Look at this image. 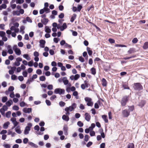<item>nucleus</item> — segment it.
Here are the masks:
<instances>
[{
  "instance_id": "nucleus-1",
  "label": "nucleus",
  "mask_w": 148,
  "mask_h": 148,
  "mask_svg": "<svg viewBox=\"0 0 148 148\" xmlns=\"http://www.w3.org/2000/svg\"><path fill=\"white\" fill-rule=\"evenodd\" d=\"M77 107V105L75 103H73L71 106H69V107H67L65 109V111L67 112V113L68 112L69 114V111H72Z\"/></svg>"
},
{
  "instance_id": "nucleus-2",
  "label": "nucleus",
  "mask_w": 148,
  "mask_h": 148,
  "mask_svg": "<svg viewBox=\"0 0 148 148\" xmlns=\"http://www.w3.org/2000/svg\"><path fill=\"white\" fill-rule=\"evenodd\" d=\"M133 87L136 90L140 91L143 89V87L140 83H134Z\"/></svg>"
},
{
  "instance_id": "nucleus-3",
  "label": "nucleus",
  "mask_w": 148,
  "mask_h": 148,
  "mask_svg": "<svg viewBox=\"0 0 148 148\" xmlns=\"http://www.w3.org/2000/svg\"><path fill=\"white\" fill-rule=\"evenodd\" d=\"M130 97L129 96H125L122 99L121 103L122 106H125L128 101Z\"/></svg>"
},
{
  "instance_id": "nucleus-4",
  "label": "nucleus",
  "mask_w": 148,
  "mask_h": 148,
  "mask_svg": "<svg viewBox=\"0 0 148 148\" xmlns=\"http://www.w3.org/2000/svg\"><path fill=\"white\" fill-rule=\"evenodd\" d=\"M65 92L64 89H62L60 88H57L55 89L54 91V93L56 94H59L60 95L63 94Z\"/></svg>"
},
{
  "instance_id": "nucleus-5",
  "label": "nucleus",
  "mask_w": 148,
  "mask_h": 148,
  "mask_svg": "<svg viewBox=\"0 0 148 148\" xmlns=\"http://www.w3.org/2000/svg\"><path fill=\"white\" fill-rule=\"evenodd\" d=\"M85 100L87 102V105L88 106H92L93 105V103L92 101V99L90 98L86 97L85 98Z\"/></svg>"
},
{
  "instance_id": "nucleus-6",
  "label": "nucleus",
  "mask_w": 148,
  "mask_h": 148,
  "mask_svg": "<svg viewBox=\"0 0 148 148\" xmlns=\"http://www.w3.org/2000/svg\"><path fill=\"white\" fill-rule=\"evenodd\" d=\"M122 114L123 117H127L130 114V111L127 109H125L122 111Z\"/></svg>"
},
{
  "instance_id": "nucleus-7",
  "label": "nucleus",
  "mask_w": 148,
  "mask_h": 148,
  "mask_svg": "<svg viewBox=\"0 0 148 148\" xmlns=\"http://www.w3.org/2000/svg\"><path fill=\"white\" fill-rule=\"evenodd\" d=\"M63 130L64 132V134L66 135L68 134V131L69 130V127L67 124H64L63 126Z\"/></svg>"
},
{
  "instance_id": "nucleus-8",
  "label": "nucleus",
  "mask_w": 148,
  "mask_h": 148,
  "mask_svg": "<svg viewBox=\"0 0 148 148\" xmlns=\"http://www.w3.org/2000/svg\"><path fill=\"white\" fill-rule=\"evenodd\" d=\"M23 112L25 113H29L32 112V108H25L23 110Z\"/></svg>"
},
{
  "instance_id": "nucleus-9",
  "label": "nucleus",
  "mask_w": 148,
  "mask_h": 148,
  "mask_svg": "<svg viewBox=\"0 0 148 148\" xmlns=\"http://www.w3.org/2000/svg\"><path fill=\"white\" fill-rule=\"evenodd\" d=\"M39 42L40 46L42 48H44L46 43L45 41L43 40H40Z\"/></svg>"
},
{
  "instance_id": "nucleus-10",
  "label": "nucleus",
  "mask_w": 148,
  "mask_h": 148,
  "mask_svg": "<svg viewBox=\"0 0 148 148\" xmlns=\"http://www.w3.org/2000/svg\"><path fill=\"white\" fill-rule=\"evenodd\" d=\"M85 119L88 121H89L91 118V116L87 112L85 114Z\"/></svg>"
},
{
  "instance_id": "nucleus-11",
  "label": "nucleus",
  "mask_w": 148,
  "mask_h": 148,
  "mask_svg": "<svg viewBox=\"0 0 148 148\" xmlns=\"http://www.w3.org/2000/svg\"><path fill=\"white\" fill-rule=\"evenodd\" d=\"M146 103V101L145 100H142L139 102L138 106L140 107L141 108H142L145 105Z\"/></svg>"
},
{
  "instance_id": "nucleus-12",
  "label": "nucleus",
  "mask_w": 148,
  "mask_h": 148,
  "mask_svg": "<svg viewBox=\"0 0 148 148\" xmlns=\"http://www.w3.org/2000/svg\"><path fill=\"white\" fill-rule=\"evenodd\" d=\"M30 130V127L29 126H26L25 129L24 134L25 135H27L29 134V131Z\"/></svg>"
},
{
  "instance_id": "nucleus-13",
  "label": "nucleus",
  "mask_w": 148,
  "mask_h": 148,
  "mask_svg": "<svg viewBox=\"0 0 148 148\" xmlns=\"http://www.w3.org/2000/svg\"><path fill=\"white\" fill-rule=\"evenodd\" d=\"M15 130L16 132L18 134H21L22 132L20 130V126H18L15 128Z\"/></svg>"
},
{
  "instance_id": "nucleus-14",
  "label": "nucleus",
  "mask_w": 148,
  "mask_h": 148,
  "mask_svg": "<svg viewBox=\"0 0 148 148\" xmlns=\"http://www.w3.org/2000/svg\"><path fill=\"white\" fill-rule=\"evenodd\" d=\"M102 85L103 86L105 87L107 86V82L105 78H103L102 79Z\"/></svg>"
},
{
  "instance_id": "nucleus-15",
  "label": "nucleus",
  "mask_w": 148,
  "mask_h": 148,
  "mask_svg": "<svg viewBox=\"0 0 148 148\" xmlns=\"http://www.w3.org/2000/svg\"><path fill=\"white\" fill-rule=\"evenodd\" d=\"M41 21L43 24L46 25L48 23L49 20L47 18H44L43 19H41Z\"/></svg>"
},
{
  "instance_id": "nucleus-16",
  "label": "nucleus",
  "mask_w": 148,
  "mask_h": 148,
  "mask_svg": "<svg viewBox=\"0 0 148 148\" xmlns=\"http://www.w3.org/2000/svg\"><path fill=\"white\" fill-rule=\"evenodd\" d=\"M67 27L66 23H64L63 24L62 26H61V31H63L64 29H66Z\"/></svg>"
},
{
  "instance_id": "nucleus-17",
  "label": "nucleus",
  "mask_w": 148,
  "mask_h": 148,
  "mask_svg": "<svg viewBox=\"0 0 148 148\" xmlns=\"http://www.w3.org/2000/svg\"><path fill=\"white\" fill-rule=\"evenodd\" d=\"M62 119L65 120L66 121H68L69 120V117L65 115H64L62 116Z\"/></svg>"
},
{
  "instance_id": "nucleus-18",
  "label": "nucleus",
  "mask_w": 148,
  "mask_h": 148,
  "mask_svg": "<svg viewBox=\"0 0 148 148\" xmlns=\"http://www.w3.org/2000/svg\"><path fill=\"white\" fill-rule=\"evenodd\" d=\"M28 143L29 145L35 148H37L38 147L37 145L35 144L32 142H29Z\"/></svg>"
},
{
  "instance_id": "nucleus-19",
  "label": "nucleus",
  "mask_w": 148,
  "mask_h": 148,
  "mask_svg": "<svg viewBox=\"0 0 148 148\" xmlns=\"http://www.w3.org/2000/svg\"><path fill=\"white\" fill-rule=\"evenodd\" d=\"M63 82L65 85H67L69 83V81L67 79L66 77L63 78Z\"/></svg>"
},
{
  "instance_id": "nucleus-20",
  "label": "nucleus",
  "mask_w": 148,
  "mask_h": 148,
  "mask_svg": "<svg viewBox=\"0 0 148 148\" xmlns=\"http://www.w3.org/2000/svg\"><path fill=\"white\" fill-rule=\"evenodd\" d=\"M13 103V102L11 99H10L7 101L5 104L7 106L10 107Z\"/></svg>"
},
{
  "instance_id": "nucleus-21",
  "label": "nucleus",
  "mask_w": 148,
  "mask_h": 148,
  "mask_svg": "<svg viewBox=\"0 0 148 148\" xmlns=\"http://www.w3.org/2000/svg\"><path fill=\"white\" fill-rule=\"evenodd\" d=\"M135 49L134 48H130L128 51L127 52L129 54H131L135 52Z\"/></svg>"
},
{
  "instance_id": "nucleus-22",
  "label": "nucleus",
  "mask_w": 148,
  "mask_h": 148,
  "mask_svg": "<svg viewBox=\"0 0 148 148\" xmlns=\"http://www.w3.org/2000/svg\"><path fill=\"white\" fill-rule=\"evenodd\" d=\"M10 124V123L9 121H7L3 125V127L5 129H7Z\"/></svg>"
},
{
  "instance_id": "nucleus-23",
  "label": "nucleus",
  "mask_w": 148,
  "mask_h": 148,
  "mask_svg": "<svg viewBox=\"0 0 148 148\" xmlns=\"http://www.w3.org/2000/svg\"><path fill=\"white\" fill-rule=\"evenodd\" d=\"M102 118L106 123H108V122L107 116L103 115L102 116Z\"/></svg>"
},
{
  "instance_id": "nucleus-24",
  "label": "nucleus",
  "mask_w": 148,
  "mask_h": 148,
  "mask_svg": "<svg viewBox=\"0 0 148 148\" xmlns=\"http://www.w3.org/2000/svg\"><path fill=\"white\" fill-rule=\"evenodd\" d=\"M80 77V75L79 74H76L74 76V77L73 78H71V80H73L74 79V80H77Z\"/></svg>"
},
{
  "instance_id": "nucleus-25",
  "label": "nucleus",
  "mask_w": 148,
  "mask_h": 148,
  "mask_svg": "<svg viewBox=\"0 0 148 148\" xmlns=\"http://www.w3.org/2000/svg\"><path fill=\"white\" fill-rule=\"evenodd\" d=\"M99 132L101 134V137L104 138L105 137V135L104 133L103 132V130L102 129L99 130Z\"/></svg>"
},
{
  "instance_id": "nucleus-26",
  "label": "nucleus",
  "mask_w": 148,
  "mask_h": 148,
  "mask_svg": "<svg viewBox=\"0 0 148 148\" xmlns=\"http://www.w3.org/2000/svg\"><path fill=\"white\" fill-rule=\"evenodd\" d=\"M15 53H16V54L17 55H20L21 54V51L20 50V49L19 48H18L16 50H15V51H14Z\"/></svg>"
},
{
  "instance_id": "nucleus-27",
  "label": "nucleus",
  "mask_w": 148,
  "mask_h": 148,
  "mask_svg": "<svg viewBox=\"0 0 148 148\" xmlns=\"http://www.w3.org/2000/svg\"><path fill=\"white\" fill-rule=\"evenodd\" d=\"M77 15L76 14H74L73 16H72L71 18L70 21L73 22L75 19Z\"/></svg>"
},
{
  "instance_id": "nucleus-28",
  "label": "nucleus",
  "mask_w": 148,
  "mask_h": 148,
  "mask_svg": "<svg viewBox=\"0 0 148 148\" xmlns=\"http://www.w3.org/2000/svg\"><path fill=\"white\" fill-rule=\"evenodd\" d=\"M87 50L88 51V55L90 56L92 55V50H90V48L89 47H87Z\"/></svg>"
},
{
  "instance_id": "nucleus-29",
  "label": "nucleus",
  "mask_w": 148,
  "mask_h": 148,
  "mask_svg": "<svg viewBox=\"0 0 148 148\" xmlns=\"http://www.w3.org/2000/svg\"><path fill=\"white\" fill-rule=\"evenodd\" d=\"M143 47L144 49H146L148 48V42H145L143 46Z\"/></svg>"
},
{
  "instance_id": "nucleus-30",
  "label": "nucleus",
  "mask_w": 148,
  "mask_h": 148,
  "mask_svg": "<svg viewBox=\"0 0 148 148\" xmlns=\"http://www.w3.org/2000/svg\"><path fill=\"white\" fill-rule=\"evenodd\" d=\"M45 32L48 33H50L51 32V29L49 28V27L48 26H46L45 27Z\"/></svg>"
},
{
  "instance_id": "nucleus-31",
  "label": "nucleus",
  "mask_w": 148,
  "mask_h": 148,
  "mask_svg": "<svg viewBox=\"0 0 148 148\" xmlns=\"http://www.w3.org/2000/svg\"><path fill=\"white\" fill-rule=\"evenodd\" d=\"M134 145L133 143H130L127 145V148H134Z\"/></svg>"
},
{
  "instance_id": "nucleus-32",
  "label": "nucleus",
  "mask_w": 148,
  "mask_h": 148,
  "mask_svg": "<svg viewBox=\"0 0 148 148\" xmlns=\"http://www.w3.org/2000/svg\"><path fill=\"white\" fill-rule=\"evenodd\" d=\"M23 57L27 60H29L30 59V58L29 57L28 54H25L23 55Z\"/></svg>"
},
{
  "instance_id": "nucleus-33",
  "label": "nucleus",
  "mask_w": 148,
  "mask_h": 148,
  "mask_svg": "<svg viewBox=\"0 0 148 148\" xmlns=\"http://www.w3.org/2000/svg\"><path fill=\"white\" fill-rule=\"evenodd\" d=\"M122 86L124 89H130L129 87L128 86V85L126 83L123 84Z\"/></svg>"
},
{
  "instance_id": "nucleus-34",
  "label": "nucleus",
  "mask_w": 148,
  "mask_h": 148,
  "mask_svg": "<svg viewBox=\"0 0 148 148\" xmlns=\"http://www.w3.org/2000/svg\"><path fill=\"white\" fill-rule=\"evenodd\" d=\"M91 73L93 75H95L96 73V70L94 68H92L91 69Z\"/></svg>"
},
{
  "instance_id": "nucleus-35",
  "label": "nucleus",
  "mask_w": 148,
  "mask_h": 148,
  "mask_svg": "<svg viewBox=\"0 0 148 148\" xmlns=\"http://www.w3.org/2000/svg\"><path fill=\"white\" fill-rule=\"evenodd\" d=\"M40 80L41 81H45L46 79V77L44 76H42L40 77Z\"/></svg>"
},
{
  "instance_id": "nucleus-36",
  "label": "nucleus",
  "mask_w": 148,
  "mask_h": 148,
  "mask_svg": "<svg viewBox=\"0 0 148 148\" xmlns=\"http://www.w3.org/2000/svg\"><path fill=\"white\" fill-rule=\"evenodd\" d=\"M13 15H16L17 16H19L20 15V13L18 11H13Z\"/></svg>"
},
{
  "instance_id": "nucleus-37",
  "label": "nucleus",
  "mask_w": 148,
  "mask_h": 148,
  "mask_svg": "<svg viewBox=\"0 0 148 148\" xmlns=\"http://www.w3.org/2000/svg\"><path fill=\"white\" fill-rule=\"evenodd\" d=\"M8 100V98L7 97L5 96L3 97L2 101L3 102H5Z\"/></svg>"
},
{
  "instance_id": "nucleus-38",
  "label": "nucleus",
  "mask_w": 148,
  "mask_h": 148,
  "mask_svg": "<svg viewBox=\"0 0 148 148\" xmlns=\"http://www.w3.org/2000/svg\"><path fill=\"white\" fill-rule=\"evenodd\" d=\"M89 137V136L88 135H86L84 136V140L86 142H87L88 140Z\"/></svg>"
},
{
  "instance_id": "nucleus-39",
  "label": "nucleus",
  "mask_w": 148,
  "mask_h": 148,
  "mask_svg": "<svg viewBox=\"0 0 148 148\" xmlns=\"http://www.w3.org/2000/svg\"><path fill=\"white\" fill-rule=\"evenodd\" d=\"M77 125L81 127L83 126L84 124L81 121H79L77 122Z\"/></svg>"
},
{
  "instance_id": "nucleus-40",
  "label": "nucleus",
  "mask_w": 148,
  "mask_h": 148,
  "mask_svg": "<svg viewBox=\"0 0 148 148\" xmlns=\"http://www.w3.org/2000/svg\"><path fill=\"white\" fill-rule=\"evenodd\" d=\"M59 105L61 107H62L64 106H65V103L62 101H61L59 102Z\"/></svg>"
},
{
  "instance_id": "nucleus-41",
  "label": "nucleus",
  "mask_w": 148,
  "mask_h": 148,
  "mask_svg": "<svg viewBox=\"0 0 148 148\" xmlns=\"http://www.w3.org/2000/svg\"><path fill=\"white\" fill-rule=\"evenodd\" d=\"M5 32L3 31H0V36L1 37H3L5 36Z\"/></svg>"
},
{
  "instance_id": "nucleus-42",
  "label": "nucleus",
  "mask_w": 148,
  "mask_h": 148,
  "mask_svg": "<svg viewBox=\"0 0 148 148\" xmlns=\"http://www.w3.org/2000/svg\"><path fill=\"white\" fill-rule=\"evenodd\" d=\"M128 107L129 108V110L130 111L132 112L133 111L134 109V106H128Z\"/></svg>"
},
{
  "instance_id": "nucleus-43",
  "label": "nucleus",
  "mask_w": 148,
  "mask_h": 148,
  "mask_svg": "<svg viewBox=\"0 0 148 148\" xmlns=\"http://www.w3.org/2000/svg\"><path fill=\"white\" fill-rule=\"evenodd\" d=\"M72 33V35L74 36H76L77 35V32L74 31L73 30H71Z\"/></svg>"
},
{
  "instance_id": "nucleus-44",
  "label": "nucleus",
  "mask_w": 148,
  "mask_h": 148,
  "mask_svg": "<svg viewBox=\"0 0 148 148\" xmlns=\"http://www.w3.org/2000/svg\"><path fill=\"white\" fill-rule=\"evenodd\" d=\"M33 60H32L28 62V65L29 66H32L33 65Z\"/></svg>"
},
{
  "instance_id": "nucleus-45",
  "label": "nucleus",
  "mask_w": 148,
  "mask_h": 148,
  "mask_svg": "<svg viewBox=\"0 0 148 148\" xmlns=\"http://www.w3.org/2000/svg\"><path fill=\"white\" fill-rule=\"evenodd\" d=\"M24 2V0H16V2L17 4H21Z\"/></svg>"
},
{
  "instance_id": "nucleus-46",
  "label": "nucleus",
  "mask_w": 148,
  "mask_h": 148,
  "mask_svg": "<svg viewBox=\"0 0 148 148\" xmlns=\"http://www.w3.org/2000/svg\"><path fill=\"white\" fill-rule=\"evenodd\" d=\"M138 41L137 38H134L132 40V42L134 44L136 43Z\"/></svg>"
},
{
  "instance_id": "nucleus-47",
  "label": "nucleus",
  "mask_w": 148,
  "mask_h": 148,
  "mask_svg": "<svg viewBox=\"0 0 148 148\" xmlns=\"http://www.w3.org/2000/svg\"><path fill=\"white\" fill-rule=\"evenodd\" d=\"M19 108V107L18 106L16 105L14 106L12 108L13 109L15 110H18Z\"/></svg>"
},
{
  "instance_id": "nucleus-48",
  "label": "nucleus",
  "mask_w": 148,
  "mask_h": 148,
  "mask_svg": "<svg viewBox=\"0 0 148 148\" xmlns=\"http://www.w3.org/2000/svg\"><path fill=\"white\" fill-rule=\"evenodd\" d=\"M79 60L82 62H84V58L82 56H80L79 58Z\"/></svg>"
},
{
  "instance_id": "nucleus-49",
  "label": "nucleus",
  "mask_w": 148,
  "mask_h": 148,
  "mask_svg": "<svg viewBox=\"0 0 148 148\" xmlns=\"http://www.w3.org/2000/svg\"><path fill=\"white\" fill-rule=\"evenodd\" d=\"M11 112L10 111L7 112L6 114V116L7 118H9L10 117Z\"/></svg>"
},
{
  "instance_id": "nucleus-50",
  "label": "nucleus",
  "mask_w": 148,
  "mask_h": 148,
  "mask_svg": "<svg viewBox=\"0 0 148 148\" xmlns=\"http://www.w3.org/2000/svg\"><path fill=\"white\" fill-rule=\"evenodd\" d=\"M36 73L39 75H41L42 73V71L40 69H38L36 71Z\"/></svg>"
},
{
  "instance_id": "nucleus-51",
  "label": "nucleus",
  "mask_w": 148,
  "mask_h": 148,
  "mask_svg": "<svg viewBox=\"0 0 148 148\" xmlns=\"http://www.w3.org/2000/svg\"><path fill=\"white\" fill-rule=\"evenodd\" d=\"M26 21L29 22L30 23H32V19L30 18L28 16H27L26 18Z\"/></svg>"
},
{
  "instance_id": "nucleus-52",
  "label": "nucleus",
  "mask_w": 148,
  "mask_h": 148,
  "mask_svg": "<svg viewBox=\"0 0 148 148\" xmlns=\"http://www.w3.org/2000/svg\"><path fill=\"white\" fill-rule=\"evenodd\" d=\"M15 142L17 143H21L22 142V140L21 139H18L16 140Z\"/></svg>"
},
{
  "instance_id": "nucleus-53",
  "label": "nucleus",
  "mask_w": 148,
  "mask_h": 148,
  "mask_svg": "<svg viewBox=\"0 0 148 148\" xmlns=\"http://www.w3.org/2000/svg\"><path fill=\"white\" fill-rule=\"evenodd\" d=\"M14 89V88L13 86H10L8 89V90L9 91H12Z\"/></svg>"
},
{
  "instance_id": "nucleus-54",
  "label": "nucleus",
  "mask_w": 148,
  "mask_h": 148,
  "mask_svg": "<svg viewBox=\"0 0 148 148\" xmlns=\"http://www.w3.org/2000/svg\"><path fill=\"white\" fill-rule=\"evenodd\" d=\"M20 63L16 61V62L13 64V65L16 66H18L20 65Z\"/></svg>"
},
{
  "instance_id": "nucleus-55",
  "label": "nucleus",
  "mask_w": 148,
  "mask_h": 148,
  "mask_svg": "<svg viewBox=\"0 0 148 148\" xmlns=\"http://www.w3.org/2000/svg\"><path fill=\"white\" fill-rule=\"evenodd\" d=\"M17 79V76L15 75H12L11 76V79L13 80H15Z\"/></svg>"
},
{
  "instance_id": "nucleus-56",
  "label": "nucleus",
  "mask_w": 148,
  "mask_h": 148,
  "mask_svg": "<svg viewBox=\"0 0 148 148\" xmlns=\"http://www.w3.org/2000/svg\"><path fill=\"white\" fill-rule=\"evenodd\" d=\"M108 41L111 44L114 43L115 42V40L113 39L109 38L108 40Z\"/></svg>"
},
{
  "instance_id": "nucleus-57",
  "label": "nucleus",
  "mask_w": 148,
  "mask_h": 148,
  "mask_svg": "<svg viewBox=\"0 0 148 148\" xmlns=\"http://www.w3.org/2000/svg\"><path fill=\"white\" fill-rule=\"evenodd\" d=\"M90 134L91 136H94L95 135V132L93 131H91L90 132Z\"/></svg>"
},
{
  "instance_id": "nucleus-58",
  "label": "nucleus",
  "mask_w": 148,
  "mask_h": 148,
  "mask_svg": "<svg viewBox=\"0 0 148 148\" xmlns=\"http://www.w3.org/2000/svg\"><path fill=\"white\" fill-rule=\"evenodd\" d=\"M28 141V139L27 138H25L23 140V143L24 144H26Z\"/></svg>"
},
{
  "instance_id": "nucleus-59",
  "label": "nucleus",
  "mask_w": 148,
  "mask_h": 148,
  "mask_svg": "<svg viewBox=\"0 0 148 148\" xmlns=\"http://www.w3.org/2000/svg\"><path fill=\"white\" fill-rule=\"evenodd\" d=\"M64 14L63 13H62L58 16V17L60 18H62L64 17Z\"/></svg>"
},
{
  "instance_id": "nucleus-60",
  "label": "nucleus",
  "mask_w": 148,
  "mask_h": 148,
  "mask_svg": "<svg viewBox=\"0 0 148 148\" xmlns=\"http://www.w3.org/2000/svg\"><path fill=\"white\" fill-rule=\"evenodd\" d=\"M34 55L35 57H38L39 56V54L38 52L35 51L34 53Z\"/></svg>"
},
{
  "instance_id": "nucleus-61",
  "label": "nucleus",
  "mask_w": 148,
  "mask_h": 148,
  "mask_svg": "<svg viewBox=\"0 0 148 148\" xmlns=\"http://www.w3.org/2000/svg\"><path fill=\"white\" fill-rule=\"evenodd\" d=\"M82 8V6L81 5H79L77 6V11L80 12Z\"/></svg>"
},
{
  "instance_id": "nucleus-62",
  "label": "nucleus",
  "mask_w": 148,
  "mask_h": 148,
  "mask_svg": "<svg viewBox=\"0 0 148 148\" xmlns=\"http://www.w3.org/2000/svg\"><path fill=\"white\" fill-rule=\"evenodd\" d=\"M66 43L65 42V41L64 40H63L61 41L60 42V44L61 46H63L65 45L66 44Z\"/></svg>"
},
{
  "instance_id": "nucleus-63",
  "label": "nucleus",
  "mask_w": 148,
  "mask_h": 148,
  "mask_svg": "<svg viewBox=\"0 0 148 148\" xmlns=\"http://www.w3.org/2000/svg\"><path fill=\"white\" fill-rule=\"evenodd\" d=\"M34 129L35 130L38 131L40 129V127L38 125H36L34 127Z\"/></svg>"
},
{
  "instance_id": "nucleus-64",
  "label": "nucleus",
  "mask_w": 148,
  "mask_h": 148,
  "mask_svg": "<svg viewBox=\"0 0 148 148\" xmlns=\"http://www.w3.org/2000/svg\"><path fill=\"white\" fill-rule=\"evenodd\" d=\"M23 75L25 77H26L27 75V71H24L23 72Z\"/></svg>"
}]
</instances>
